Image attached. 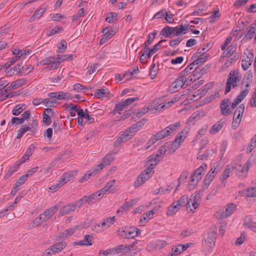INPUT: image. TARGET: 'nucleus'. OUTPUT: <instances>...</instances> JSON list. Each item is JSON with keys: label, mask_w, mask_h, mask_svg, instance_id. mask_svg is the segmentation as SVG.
Returning a JSON list of instances; mask_svg holds the SVG:
<instances>
[{"label": "nucleus", "mask_w": 256, "mask_h": 256, "mask_svg": "<svg viewBox=\"0 0 256 256\" xmlns=\"http://www.w3.org/2000/svg\"><path fill=\"white\" fill-rule=\"evenodd\" d=\"M148 166V167L142 172L146 176V179H150L154 174V165L150 164Z\"/></svg>", "instance_id": "31"}, {"label": "nucleus", "mask_w": 256, "mask_h": 256, "mask_svg": "<svg viewBox=\"0 0 256 256\" xmlns=\"http://www.w3.org/2000/svg\"><path fill=\"white\" fill-rule=\"evenodd\" d=\"M167 145H170L169 148L170 149L171 151L174 152L180 146V144L174 140L172 144H167Z\"/></svg>", "instance_id": "64"}, {"label": "nucleus", "mask_w": 256, "mask_h": 256, "mask_svg": "<svg viewBox=\"0 0 256 256\" xmlns=\"http://www.w3.org/2000/svg\"><path fill=\"white\" fill-rule=\"evenodd\" d=\"M59 206L55 205L45 210L44 212L40 214V218L43 220L44 222L48 220L52 217L58 210Z\"/></svg>", "instance_id": "8"}, {"label": "nucleus", "mask_w": 256, "mask_h": 256, "mask_svg": "<svg viewBox=\"0 0 256 256\" xmlns=\"http://www.w3.org/2000/svg\"><path fill=\"white\" fill-rule=\"evenodd\" d=\"M201 197L200 192L196 193L194 196L192 195L190 200L186 203V208H190L192 212L198 206L196 199L200 198Z\"/></svg>", "instance_id": "6"}, {"label": "nucleus", "mask_w": 256, "mask_h": 256, "mask_svg": "<svg viewBox=\"0 0 256 256\" xmlns=\"http://www.w3.org/2000/svg\"><path fill=\"white\" fill-rule=\"evenodd\" d=\"M114 160V158L111 154H107L103 158L102 164H104V166L109 165Z\"/></svg>", "instance_id": "48"}, {"label": "nucleus", "mask_w": 256, "mask_h": 256, "mask_svg": "<svg viewBox=\"0 0 256 256\" xmlns=\"http://www.w3.org/2000/svg\"><path fill=\"white\" fill-rule=\"evenodd\" d=\"M66 246V243L61 242L54 244L44 252L42 256H50L56 252L62 251Z\"/></svg>", "instance_id": "3"}, {"label": "nucleus", "mask_w": 256, "mask_h": 256, "mask_svg": "<svg viewBox=\"0 0 256 256\" xmlns=\"http://www.w3.org/2000/svg\"><path fill=\"white\" fill-rule=\"evenodd\" d=\"M180 208L174 203L172 206L169 208L166 212L168 216H172L175 214Z\"/></svg>", "instance_id": "46"}, {"label": "nucleus", "mask_w": 256, "mask_h": 256, "mask_svg": "<svg viewBox=\"0 0 256 256\" xmlns=\"http://www.w3.org/2000/svg\"><path fill=\"white\" fill-rule=\"evenodd\" d=\"M166 40H160L158 44H155L152 49H149L148 50H150L152 53L154 54L162 46L161 44L164 42H166Z\"/></svg>", "instance_id": "53"}, {"label": "nucleus", "mask_w": 256, "mask_h": 256, "mask_svg": "<svg viewBox=\"0 0 256 256\" xmlns=\"http://www.w3.org/2000/svg\"><path fill=\"white\" fill-rule=\"evenodd\" d=\"M22 64V62H18L13 68V70L16 72V74L18 76H20L22 75V72H23L24 66Z\"/></svg>", "instance_id": "45"}, {"label": "nucleus", "mask_w": 256, "mask_h": 256, "mask_svg": "<svg viewBox=\"0 0 256 256\" xmlns=\"http://www.w3.org/2000/svg\"><path fill=\"white\" fill-rule=\"evenodd\" d=\"M188 130L186 129H184L178 134L176 136L175 140L176 142L180 144L183 142L187 137Z\"/></svg>", "instance_id": "25"}, {"label": "nucleus", "mask_w": 256, "mask_h": 256, "mask_svg": "<svg viewBox=\"0 0 256 256\" xmlns=\"http://www.w3.org/2000/svg\"><path fill=\"white\" fill-rule=\"evenodd\" d=\"M196 58H197L192 62V64H194V65L200 66L202 64L204 63L206 60V59L208 58V56H206L202 54L200 56V57L198 56Z\"/></svg>", "instance_id": "39"}, {"label": "nucleus", "mask_w": 256, "mask_h": 256, "mask_svg": "<svg viewBox=\"0 0 256 256\" xmlns=\"http://www.w3.org/2000/svg\"><path fill=\"white\" fill-rule=\"evenodd\" d=\"M56 60L53 58V56H50V57H47L44 58V60H40L38 64V65H49V66L47 67V68L50 70H54L58 68L60 66V63L58 61L56 62Z\"/></svg>", "instance_id": "4"}, {"label": "nucleus", "mask_w": 256, "mask_h": 256, "mask_svg": "<svg viewBox=\"0 0 256 256\" xmlns=\"http://www.w3.org/2000/svg\"><path fill=\"white\" fill-rule=\"evenodd\" d=\"M126 107V106L124 104V102H122L116 104L113 112L114 113L116 112L122 111Z\"/></svg>", "instance_id": "59"}, {"label": "nucleus", "mask_w": 256, "mask_h": 256, "mask_svg": "<svg viewBox=\"0 0 256 256\" xmlns=\"http://www.w3.org/2000/svg\"><path fill=\"white\" fill-rule=\"evenodd\" d=\"M110 94V91L108 88H101L96 90L94 96H97L98 98H102L104 97L107 96Z\"/></svg>", "instance_id": "28"}, {"label": "nucleus", "mask_w": 256, "mask_h": 256, "mask_svg": "<svg viewBox=\"0 0 256 256\" xmlns=\"http://www.w3.org/2000/svg\"><path fill=\"white\" fill-rule=\"evenodd\" d=\"M248 90L246 88L242 90L240 94L234 100V102L238 104L246 96L248 93Z\"/></svg>", "instance_id": "29"}, {"label": "nucleus", "mask_w": 256, "mask_h": 256, "mask_svg": "<svg viewBox=\"0 0 256 256\" xmlns=\"http://www.w3.org/2000/svg\"><path fill=\"white\" fill-rule=\"evenodd\" d=\"M175 28L166 26L160 32V35L166 38H172L174 35V30Z\"/></svg>", "instance_id": "14"}, {"label": "nucleus", "mask_w": 256, "mask_h": 256, "mask_svg": "<svg viewBox=\"0 0 256 256\" xmlns=\"http://www.w3.org/2000/svg\"><path fill=\"white\" fill-rule=\"evenodd\" d=\"M181 244L177 245L172 248V253L168 254V256H178L182 252L180 249Z\"/></svg>", "instance_id": "41"}, {"label": "nucleus", "mask_w": 256, "mask_h": 256, "mask_svg": "<svg viewBox=\"0 0 256 256\" xmlns=\"http://www.w3.org/2000/svg\"><path fill=\"white\" fill-rule=\"evenodd\" d=\"M157 210L158 208H154L150 212H147L144 214L143 218H141L140 220V222H145L146 223L148 222V220H147V218H148L149 219H150V216H153L156 213V212H157Z\"/></svg>", "instance_id": "26"}, {"label": "nucleus", "mask_w": 256, "mask_h": 256, "mask_svg": "<svg viewBox=\"0 0 256 256\" xmlns=\"http://www.w3.org/2000/svg\"><path fill=\"white\" fill-rule=\"evenodd\" d=\"M216 152V150L214 149L210 150V151L204 154L199 155L197 158L200 160H204L210 157V156H212L213 154H214Z\"/></svg>", "instance_id": "43"}, {"label": "nucleus", "mask_w": 256, "mask_h": 256, "mask_svg": "<svg viewBox=\"0 0 256 256\" xmlns=\"http://www.w3.org/2000/svg\"><path fill=\"white\" fill-rule=\"evenodd\" d=\"M179 99H180L179 97H175L172 100L169 101L168 102H167V104L168 105V106H166V104H163L161 106H154V108L156 110H161L162 108H164L165 107H166V108L170 107L172 104H174L176 102H178L179 100Z\"/></svg>", "instance_id": "36"}, {"label": "nucleus", "mask_w": 256, "mask_h": 256, "mask_svg": "<svg viewBox=\"0 0 256 256\" xmlns=\"http://www.w3.org/2000/svg\"><path fill=\"white\" fill-rule=\"evenodd\" d=\"M248 32L246 34L244 37L242 38V40H250L253 37L254 34L255 33V31L254 30V28H252L251 29L246 28Z\"/></svg>", "instance_id": "50"}, {"label": "nucleus", "mask_w": 256, "mask_h": 256, "mask_svg": "<svg viewBox=\"0 0 256 256\" xmlns=\"http://www.w3.org/2000/svg\"><path fill=\"white\" fill-rule=\"evenodd\" d=\"M236 46L232 44L228 47L226 48V52L230 56H232L233 54H234L236 50Z\"/></svg>", "instance_id": "61"}, {"label": "nucleus", "mask_w": 256, "mask_h": 256, "mask_svg": "<svg viewBox=\"0 0 256 256\" xmlns=\"http://www.w3.org/2000/svg\"><path fill=\"white\" fill-rule=\"evenodd\" d=\"M92 236L86 235L83 240V242L85 243V246H92Z\"/></svg>", "instance_id": "62"}, {"label": "nucleus", "mask_w": 256, "mask_h": 256, "mask_svg": "<svg viewBox=\"0 0 256 256\" xmlns=\"http://www.w3.org/2000/svg\"><path fill=\"white\" fill-rule=\"evenodd\" d=\"M232 165H231L230 164L226 166V168H225L222 176L220 178V179L222 182H224L230 176L231 172L233 170H232Z\"/></svg>", "instance_id": "17"}, {"label": "nucleus", "mask_w": 256, "mask_h": 256, "mask_svg": "<svg viewBox=\"0 0 256 256\" xmlns=\"http://www.w3.org/2000/svg\"><path fill=\"white\" fill-rule=\"evenodd\" d=\"M115 220V217L114 216L112 217H109L108 218H106L104 220L103 222H101L100 224L101 227L102 228H104V229H106L110 226V224H112L114 222Z\"/></svg>", "instance_id": "22"}, {"label": "nucleus", "mask_w": 256, "mask_h": 256, "mask_svg": "<svg viewBox=\"0 0 256 256\" xmlns=\"http://www.w3.org/2000/svg\"><path fill=\"white\" fill-rule=\"evenodd\" d=\"M67 48V42L64 40H62L60 42V45L58 46V52L60 53H62Z\"/></svg>", "instance_id": "52"}, {"label": "nucleus", "mask_w": 256, "mask_h": 256, "mask_svg": "<svg viewBox=\"0 0 256 256\" xmlns=\"http://www.w3.org/2000/svg\"><path fill=\"white\" fill-rule=\"evenodd\" d=\"M246 196L248 197H256V187L248 188L246 190Z\"/></svg>", "instance_id": "55"}, {"label": "nucleus", "mask_w": 256, "mask_h": 256, "mask_svg": "<svg viewBox=\"0 0 256 256\" xmlns=\"http://www.w3.org/2000/svg\"><path fill=\"white\" fill-rule=\"evenodd\" d=\"M146 178V176L141 173L140 176L138 177L136 180L134 186V188H137L140 186L142 185L146 181L148 180V179Z\"/></svg>", "instance_id": "27"}, {"label": "nucleus", "mask_w": 256, "mask_h": 256, "mask_svg": "<svg viewBox=\"0 0 256 256\" xmlns=\"http://www.w3.org/2000/svg\"><path fill=\"white\" fill-rule=\"evenodd\" d=\"M244 226L256 232V223L252 222L250 216H246L244 220Z\"/></svg>", "instance_id": "20"}, {"label": "nucleus", "mask_w": 256, "mask_h": 256, "mask_svg": "<svg viewBox=\"0 0 256 256\" xmlns=\"http://www.w3.org/2000/svg\"><path fill=\"white\" fill-rule=\"evenodd\" d=\"M46 8H40L37 10L30 18V21H33L36 19H38L46 12Z\"/></svg>", "instance_id": "30"}, {"label": "nucleus", "mask_w": 256, "mask_h": 256, "mask_svg": "<svg viewBox=\"0 0 256 256\" xmlns=\"http://www.w3.org/2000/svg\"><path fill=\"white\" fill-rule=\"evenodd\" d=\"M100 65L97 63H94L90 66L89 68H88V71L86 72V74H94L95 75L100 70Z\"/></svg>", "instance_id": "23"}, {"label": "nucleus", "mask_w": 256, "mask_h": 256, "mask_svg": "<svg viewBox=\"0 0 256 256\" xmlns=\"http://www.w3.org/2000/svg\"><path fill=\"white\" fill-rule=\"evenodd\" d=\"M57 99L60 100H62L65 99H71L73 98L72 94L68 92H58L57 94Z\"/></svg>", "instance_id": "35"}, {"label": "nucleus", "mask_w": 256, "mask_h": 256, "mask_svg": "<svg viewBox=\"0 0 256 256\" xmlns=\"http://www.w3.org/2000/svg\"><path fill=\"white\" fill-rule=\"evenodd\" d=\"M168 244L166 240H159L156 242L155 247L156 248L160 250L165 247Z\"/></svg>", "instance_id": "58"}, {"label": "nucleus", "mask_w": 256, "mask_h": 256, "mask_svg": "<svg viewBox=\"0 0 256 256\" xmlns=\"http://www.w3.org/2000/svg\"><path fill=\"white\" fill-rule=\"evenodd\" d=\"M72 177V176L71 174L64 173L62 176L59 182L62 186L70 181Z\"/></svg>", "instance_id": "33"}, {"label": "nucleus", "mask_w": 256, "mask_h": 256, "mask_svg": "<svg viewBox=\"0 0 256 256\" xmlns=\"http://www.w3.org/2000/svg\"><path fill=\"white\" fill-rule=\"evenodd\" d=\"M230 103V100L228 98H224L221 102L220 109L222 115L226 116L230 114V111L229 108Z\"/></svg>", "instance_id": "10"}, {"label": "nucleus", "mask_w": 256, "mask_h": 256, "mask_svg": "<svg viewBox=\"0 0 256 256\" xmlns=\"http://www.w3.org/2000/svg\"><path fill=\"white\" fill-rule=\"evenodd\" d=\"M252 73L251 70L248 71L243 78L242 82V86L246 83L245 86L246 88H248L250 85V83L252 81Z\"/></svg>", "instance_id": "16"}, {"label": "nucleus", "mask_w": 256, "mask_h": 256, "mask_svg": "<svg viewBox=\"0 0 256 256\" xmlns=\"http://www.w3.org/2000/svg\"><path fill=\"white\" fill-rule=\"evenodd\" d=\"M199 118L200 116L198 114L196 113H194L188 119L186 122V124L188 125H190L191 124H194L195 122H196Z\"/></svg>", "instance_id": "44"}, {"label": "nucleus", "mask_w": 256, "mask_h": 256, "mask_svg": "<svg viewBox=\"0 0 256 256\" xmlns=\"http://www.w3.org/2000/svg\"><path fill=\"white\" fill-rule=\"evenodd\" d=\"M63 31V28L62 27L55 26L54 28L51 30L49 33L48 34V36H52L56 34L60 33Z\"/></svg>", "instance_id": "56"}, {"label": "nucleus", "mask_w": 256, "mask_h": 256, "mask_svg": "<svg viewBox=\"0 0 256 256\" xmlns=\"http://www.w3.org/2000/svg\"><path fill=\"white\" fill-rule=\"evenodd\" d=\"M192 75L195 77V79H199L203 75L200 70L199 66H196L193 72Z\"/></svg>", "instance_id": "60"}, {"label": "nucleus", "mask_w": 256, "mask_h": 256, "mask_svg": "<svg viewBox=\"0 0 256 256\" xmlns=\"http://www.w3.org/2000/svg\"><path fill=\"white\" fill-rule=\"evenodd\" d=\"M18 167V164L16 162L13 166H12L8 168L7 172L5 175V177L6 178H8V177H10L14 174V172L17 170Z\"/></svg>", "instance_id": "40"}, {"label": "nucleus", "mask_w": 256, "mask_h": 256, "mask_svg": "<svg viewBox=\"0 0 256 256\" xmlns=\"http://www.w3.org/2000/svg\"><path fill=\"white\" fill-rule=\"evenodd\" d=\"M98 195V194H97V193L94 192L88 196H84L85 200V203H88V204H91L94 203L98 200L100 199Z\"/></svg>", "instance_id": "18"}, {"label": "nucleus", "mask_w": 256, "mask_h": 256, "mask_svg": "<svg viewBox=\"0 0 256 256\" xmlns=\"http://www.w3.org/2000/svg\"><path fill=\"white\" fill-rule=\"evenodd\" d=\"M250 160H248L246 162L245 164L242 166L240 164H236L235 162L231 163L230 164L232 165V170H236V175L242 178L247 175L248 171L250 168Z\"/></svg>", "instance_id": "1"}, {"label": "nucleus", "mask_w": 256, "mask_h": 256, "mask_svg": "<svg viewBox=\"0 0 256 256\" xmlns=\"http://www.w3.org/2000/svg\"><path fill=\"white\" fill-rule=\"evenodd\" d=\"M207 165L206 164H202L198 168L194 173V177H196L198 180H200L202 178V175L204 174L205 170L206 169Z\"/></svg>", "instance_id": "15"}, {"label": "nucleus", "mask_w": 256, "mask_h": 256, "mask_svg": "<svg viewBox=\"0 0 256 256\" xmlns=\"http://www.w3.org/2000/svg\"><path fill=\"white\" fill-rule=\"evenodd\" d=\"M241 80V76L238 70H232L228 76L226 82H229L232 85L233 88H236Z\"/></svg>", "instance_id": "5"}, {"label": "nucleus", "mask_w": 256, "mask_h": 256, "mask_svg": "<svg viewBox=\"0 0 256 256\" xmlns=\"http://www.w3.org/2000/svg\"><path fill=\"white\" fill-rule=\"evenodd\" d=\"M157 158H155V156H153L152 155L150 156L147 158L146 161V166L150 164L154 165V167H155L156 164L159 162V160L156 159Z\"/></svg>", "instance_id": "38"}, {"label": "nucleus", "mask_w": 256, "mask_h": 256, "mask_svg": "<svg viewBox=\"0 0 256 256\" xmlns=\"http://www.w3.org/2000/svg\"><path fill=\"white\" fill-rule=\"evenodd\" d=\"M239 58V55L238 53L234 54L230 58H228L225 63L224 66L226 68H228L230 65L236 62Z\"/></svg>", "instance_id": "32"}, {"label": "nucleus", "mask_w": 256, "mask_h": 256, "mask_svg": "<svg viewBox=\"0 0 256 256\" xmlns=\"http://www.w3.org/2000/svg\"><path fill=\"white\" fill-rule=\"evenodd\" d=\"M253 54L249 53L246 58L242 59V66L244 70H246L252 65L253 60Z\"/></svg>", "instance_id": "12"}, {"label": "nucleus", "mask_w": 256, "mask_h": 256, "mask_svg": "<svg viewBox=\"0 0 256 256\" xmlns=\"http://www.w3.org/2000/svg\"><path fill=\"white\" fill-rule=\"evenodd\" d=\"M200 180H198L196 177H194V175L192 174L191 176L189 186H188L189 189L190 190L192 188H194V186L198 184Z\"/></svg>", "instance_id": "47"}, {"label": "nucleus", "mask_w": 256, "mask_h": 256, "mask_svg": "<svg viewBox=\"0 0 256 256\" xmlns=\"http://www.w3.org/2000/svg\"><path fill=\"white\" fill-rule=\"evenodd\" d=\"M42 102L47 107H52L55 104H56V102L55 100H52L50 98H46L42 100Z\"/></svg>", "instance_id": "57"}, {"label": "nucleus", "mask_w": 256, "mask_h": 256, "mask_svg": "<svg viewBox=\"0 0 256 256\" xmlns=\"http://www.w3.org/2000/svg\"><path fill=\"white\" fill-rule=\"evenodd\" d=\"M104 166V164H102V162L98 165H96L94 170H90V174L93 175L94 176L97 174V173H98L100 170L102 169Z\"/></svg>", "instance_id": "49"}, {"label": "nucleus", "mask_w": 256, "mask_h": 256, "mask_svg": "<svg viewBox=\"0 0 256 256\" xmlns=\"http://www.w3.org/2000/svg\"><path fill=\"white\" fill-rule=\"evenodd\" d=\"M170 135V132L168 130H167L166 128L161 130L160 132L156 134V136L160 140L162 139L167 136Z\"/></svg>", "instance_id": "42"}, {"label": "nucleus", "mask_w": 256, "mask_h": 256, "mask_svg": "<svg viewBox=\"0 0 256 256\" xmlns=\"http://www.w3.org/2000/svg\"><path fill=\"white\" fill-rule=\"evenodd\" d=\"M102 32L104 34V36L108 40L111 38L116 33L115 31L114 30H108V27L104 28L102 31Z\"/></svg>", "instance_id": "34"}, {"label": "nucleus", "mask_w": 256, "mask_h": 256, "mask_svg": "<svg viewBox=\"0 0 256 256\" xmlns=\"http://www.w3.org/2000/svg\"><path fill=\"white\" fill-rule=\"evenodd\" d=\"M216 238V227L214 226L208 232V236L206 241L209 244V246L212 248L215 246Z\"/></svg>", "instance_id": "11"}, {"label": "nucleus", "mask_w": 256, "mask_h": 256, "mask_svg": "<svg viewBox=\"0 0 256 256\" xmlns=\"http://www.w3.org/2000/svg\"><path fill=\"white\" fill-rule=\"evenodd\" d=\"M110 16L106 18V21L108 23H112V22L117 20L118 14L116 12H110Z\"/></svg>", "instance_id": "54"}, {"label": "nucleus", "mask_w": 256, "mask_h": 256, "mask_svg": "<svg viewBox=\"0 0 256 256\" xmlns=\"http://www.w3.org/2000/svg\"><path fill=\"white\" fill-rule=\"evenodd\" d=\"M26 80L23 79L18 80L12 82L14 90L22 86L25 84Z\"/></svg>", "instance_id": "51"}, {"label": "nucleus", "mask_w": 256, "mask_h": 256, "mask_svg": "<svg viewBox=\"0 0 256 256\" xmlns=\"http://www.w3.org/2000/svg\"><path fill=\"white\" fill-rule=\"evenodd\" d=\"M236 208V205L233 203L228 204L226 208V211L224 212L222 216L224 218L228 217L230 216Z\"/></svg>", "instance_id": "24"}, {"label": "nucleus", "mask_w": 256, "mask_h": 256, "mask_svg": "<svg viewBox=\"0 0 256 256\" xmlns=\"http://www.w3.org/2000/svg\"><path fill=\"white\" fill-rule=\"evenodd\" d=\"M244 104H240L235 110L234 114V117L235 118H238V120H241L242 118V114L244 111Z\"/></svg>", "instance_id": "19"}, {"label": "nucleus", "mask_w": 256, "mask_h": 256, "mask_svg": "<svg viewBox=\"0 0 256 256\" xmlns=\"http://www.w3.org/2000/svg\"><path fill=\"white\" fill-rule=\"evenodd\" d=\"M118 234L124 238H134L140 234V230L136 228L131 227L130 228H124V230H118Z\"/></svg>", "instance_id": "2"}, {"label": "nucleus", "mask_w": 256, "mask_h": 256, "mask_svg": "<svg viewBox=\"0 0 256 256\" xmlns=\"http://www.w3.org/2000/svg\"><path fill=\"white\" fill-rule=\"evenodd\" d=\"M74 205L72 202L62 207L60 210V216H64L70 212H74L76 210Z\"/></svg>", "instance_id": "13"}, {"label": "nucleus", "mask_w": 256, "mask_h": 256, "mask_svg": "<svg viewBox=\"0 0 256 256\" xmlns=\"http://www.w3.org/2000/svg\"><path fill=\"white\" fill-rule=\"evenodd\" d=\"M224 124V122L222 120H219L212 128L210 129V134H216L222 128Z\"/></svg>", "instance_id": "21"}, {"label": "nucleus", "mask_w": 256, "mask_h": 256, "mask_svg": "<svg viewBox=\"0 0 256 256\" xmlns=\"http://www.w3.org/2000/svg\"><path fill=\"white\" fill-rule=\"evenodd\" d=\"M187 201H188V197L184 195L176 201V204L180 208L182 206H186Z\"/></svg>", "instance_id": "37"}, {"label": "nucleus", "mask_w": 256, "mask_h": 256, "mask_svg": "<svg viewBox=\"0 0 256 256\" xmlns=\"http://www.w3.org/2000/svg\"><path fill=\"white\" fill-rule=\"evenodd\" d=\"M85 202V200L84 197L83 196L82 198L76 201L72 202L74 205V208L76 210V208H80L82 206L84 203Z\"/></svg>", "instance_id": "63"}, {"label": "nucleus", "mask_w": 256, "mask_h": 256, "mask_svg": "<svg viewBox=\"0 0 256 256\" xmlns=\"http://www.w3.org/2000/svg\"><path fill=\"white\" fill-rule=\"evenodd\" d=\"M133 136V134H131L127 129L121 134L114 142V146H119L120 144L126 142L130 140Z\"/></svg>", "instance_id": "7"}, {"label": "nucleus", "mask_w": 256, "mask_h": 256, "mask_svg": "<svg viewBox=\"0 0 256 256\" xmlns=\"http://www.w3.org/2000/svg\"><path fill=\"white\" fill-rule=\"evenodd\" d=\"M187 82L186 77L180 74L178 77L171 84V88L172 90L177 91L176 89L182 88Z\"/></svg>", "instance_id": "9"}]
</instances>
